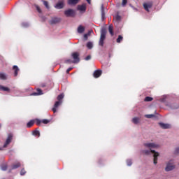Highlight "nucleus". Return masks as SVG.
I'll use <instances>...</instances> for the list:
<instances>
[{"instance_id": "f257e3e1", "label": "nucleus", "mask_w": 179, "mask_h": 179, "mask_svg": "<svg viewBox=\"0 0 179 179\" xmlns=\"http://www.w3.org/2000/svg\"><path fill=\"white\" fill-rule=\"evenodd\" d=\"M106 34H107V29H106V28H103L101 30V36L99 42V45H101V47H103L104 45V40H106Z\"/></svg>"}, {"instance_id": "f03ea898", "label": "nucleus", "mask_w": 179, "mask_h": 179, "mask_svg": "<svg viewBox=\"0 0 179 179\" xmlns=\"http://www.w3.org/2000/svg\"><path fill=\"white\" fill-rule=\"evenodd\" d=\"M143 153H145V155H150V153H153L154 154V164H156L157 163V157H159V152H156L155 150H143Z\"/></svg>"}, {"instance_id": "7ed1b4c3", "label": "nucleus", "mask_w": 179, "mask_h": 179, "mask_svg": "<svg viewBox=\"0 0 179 179\" xmlns=\"http://www.w3.org/2000/svg\"><path fill=\"white\" fill-rule=\"evenodd\" d=\"M71 57L73 59V64H79L80 59L79 58V53L78 52L72 53Z\"/></svg>"}, {"instance_id": "20e7f679", "label": "nucleus", "mask_w": 179, "mask_h": 179, "mask_svg": "<svg viewBox=\"0 0 179 179\" xmlns=\"http://www.w3.org/2000/svg\"><path fill=\"white\" fill-rule=\"evenodd\" d=\"M13 139V134H8V137L3 147L8 148V145L10 144V142H12Z\"/></svg>"}, {"instance_id": "39448f33", "label": "nucleus", "mask_w": 179, "mask_h": 179, "mask_svg": "<svg viewBox=\"0 0 179 179\" xmlns=\"http://www.w3.org/2000/svg\"><path fill=\"white\" fill-rule=\"evenodd\" d=\"M64 15L67 17H73V16H75L76 15V13H75V10L72 9H68L64 11Z\"/></svg>"}, {"instance_id": "423d86ee", "label": "nucleus", "mask_w": 179, "mask_h": 179, "mask_svg": "<svg viewBox=\"0 0 179 179\" xmlns=\"http://www.w3.org/2000/svg\"><path fill=\"white\" fill-rule=\"evenodd\" d=\"M86 4L78 5L77 6V10H79L80 13H85L86 12Z\"/></svg>"}, {"instance_id": "0eeeda50", "label": "nucleus", "mask_w": 179, "mask_h": 179, "mask_svg": "<svg viewBox=\"0 0 179 179\" xmlns=\"http://www.w3.org/2000/svg\"><path fill=\"white\" fill-rule=\"evenodd\" d=\"M145 148H149L150 149H156V148H159V145H156L154 143H147L144 144Z\"/></svg>"}, {"instance_id": "6e6552de", "label": "nucleus", "mask_w": 179, "mask_h": 179, "mask_svg": "<svg viewBox=\"0 0 179 179\" xmlns=\"http://www.w3.org/2000/svg\"><path fill=\"white\" fill-rule=\"evenodd\" d=\"M176 169V166L171 163H168L165 168V171H171Z\"/></svg>"}, {"instance_id": "1a4fd4ad", "label": "nucleus", "mask_w": 179, "mask_h": 179, "mask_svg": "<svg viewBox=\"0 0 179 179\" xmlns=\"http://www.w3.org/2000/svg\"><path fill=\"white\" fill-rule=\"evenodd\" d=\"M61 22V18L53 17H52L51 20L49 22L50 24H57V23H59Z\"/></svg>"}, {"instance_id": "9d476101", "label": "nucleus", "mask_w": 179, "mask_h": 179, "mask_svg": "<svg viewBox=\"0 0 179 179\" xmlns=\"http://www.w3.org/2000/svg\"><path fill=\"white\" fill-rule=\"evenodd\" d=\"M61 104H62V101H56L52 109V111H53V113H57V108H58L59 106H61Z\"/></svg>"}, {"instance_id": "9b49d317", "label": "nucleus", "mask_w": 179, "mask_h": 179, "mask_svg": "<svg viewBox=\"0 0 179 179\" xmlns=\"http://www.w3.org/2000/svg\"><path fill=\"white\" fill-rule=\"evenodd\" d=\"M153 6V3L152 2H148V3H145L143 4L144 9L147 10V12H149V9Z\"/></svg>"}, {"instance_id": "f8f14e48", "label": "nucleus", "mask_w": 179, "mask_h": 179, "mask_svg": "<svg viewBox=\"0 0 179 179\" xmlns=\"http://www.w3.org/2000/svg\"><path fill=\"white\" fill-rule=\"evenodd\" d=\"M36 92H33L32 94H31V96H41L44 94V93H43V90L40 88H37Z\"/></svg>"}, {"instance_id": "ddd939ff", "label": "nucleus", "mask_w": 179, "mask_h": 179, "mask_svg": "<svg viewBox=\"0 0 179 179\" xmlns=\"http://www.w3.org/2000/svg\"><path fill=\"white\" fill-rule=\"evenodd\" d=\"M101 73H103V71H101V70H96L93 73V76L96 78H100V76H101Z\"/></svg>"}, {"instance_id": "4468645a", "label": "nucleus", "mask_w": 179, "mask_h": 179, "mask_svg": "<svg viewBox=\"0 0 179 179\" xmlns=\"http://www.w3.org/2000/svg\"><path fill=\"white\" fill-rule=\"evenodd\" d=\"M159 127H161L162 129H169L171 128V126H170V124L164 123H159Z\"/></svg>"}, {"instance_id": "2eb2a0df", "label": "nucleus", "mask_w": 179, "mask_h": 179, "mask_svg": "<svg viewBox=\"0 0 179 179\" xmlns=\"http://www.w3.org/2000/svg\"><path fill=\"white\" fill-rule=\"evenodd\" d=\"M108 31L110 34V36H114V27L113 26V24H110L108 27Z\"/></svg>"}, {"instance_id": "dca6fc26", "label": "nucleus", "mask_w": 179, "mask_h": 179, "mask_svg": "<svg viewBox=\"0 0 179 179\" xmlns=\"http://www.w3.org/2000/svg\"><path fill=\"white\" fill-rule=\"evenodd\" d=\"M13 70L14 71V76H17L20 71L19 67H17V66H13Z\"/></svg>"}, {"instance_id": "f3484780", "label": "nucleus", "mask_w": 179, "mask_h": 179, "mask_svg": "<svg viewBox=\"0 0 179 179\" xmlns=\"http://www.w3.org/2000/svg\"><path fill=\"white\" fill-rule=\"evenodd\" d=\"M56 9H62L64 8V2L61 1L56 4L55 6Z\"/></svg>"}, {"instance_id": "a211bd4d", "label": "nucleus", "mask_w": 179, "mask_h": 179, "mask_svg": "<svg viewBox=\"0 0 179 179\" xmlns=\"http://www.w3.org/2000/svg\"><path fill=\"white\" fill-rule=\"evenodd\" d=\"M21 164L20 162H17L15 164H13L12 165V170H16V169H19V167H20Z\"/></svg>"}, {"instance_id": "6ab92c4d", "label": "nucleus", "mask_w": 179, "mask_h": 179, "mask_svg": "<svg viewBox=\"0 0 179 179\" xmlns=\"http://www.w3.org/2000/svg\"><path fill=\"white\" fill-rule=\"evenodd\" d=\"M79 2V0H69L68 3L69 5H76Z\"/></svg>"}, {"instance_id": "aec40b11", "label": "nucleus", "mask_w": 179, "mask_h": 179, "mask_svg": "<svg viewBox=\"0 0 179 179\" xmlns=\"http://www.w3.org/2000/svg\"><path fill=\"white\" fill-rule=\"evenodd\" d=\"M32 134L34 136H37L38 138H40V131L38 130H34L32 131Z\"/></svg>"}, {"instance_id": "412c9836", "label": "nucleus", "mask_w": 179, "mask_h": 179, "mask_svg": "<svg viewBox=\"0 0 179 179\" xmlns=\"http://www.w3.org/2000/svg\"><path fill=\"white\" fill-rule=\"evenodd\" d=\"M0 90H3V92H10V90L8 87L0 85Z\"/></svg>"}, {"instance_id": "4be33fe9", "label": "nucleus", "mask_w": 179, "mask_h": 179, "mask_svg": "<svg viewBox=\"0 0 179 179\" xmlns=\"http://www.w3.org/2000/svg\"><path fill=\"white\" fill-rule=\"evenodd\" d=\"M34 125V120H30L27 124V128H31Z\"/></svg>"}, {"instance_id": "5701e85b", "label": "nucleus", "mask_w": 179, "mask_h": 179, "mask_svg": "<svg viewBox=\"0 0 179 179\" xmlns=\"http://www.w3.org/2000/svg\"><path fill=\"white\" fill-rule=\"evenodd\" d=\"M83 31H85V27H83L82 25H80L78 28V32L82 34Z\"/></svg>"}, {"instance_id": "b1692460", "label": "nucleus", "mask_w": 179, "mask_h": 179, "mask_svg": "<svg viewBox=\"0 0 179 179\" xmlns=\"http://www.w3.org/2000/svg\"><path fill=\"white\" fill-rule=\"evenodd\" d=\"M1 169L3 171H6V170H8V165L6 164H3L1 166Z\"/></svg>"}, {"instance_id": "393cba45", "label": "nucleus", "mask_w": 179, "mask_h": 179, "mask_svg": "<svg viewBox=\"0 0 179 179\" xmlns=\"http://www.w3.org/2000/svg\"><path fill=\"white\" fill-rule=\"evenodd\" d=\"M57 101H61L62 103V100L64 99V94H61L57 96Z\"/></svg>"}, {"instance_id": "a878e982", "label": "nucleus", "mask_w": 179, "mask_h": 179, "mask_svg": "<svg viewBox=\"0 0 179 179\" xmlns=\"http://www.w3.org/2000/svg\"><path fill=\"white\" fill-rule=\"evenodd\" d=\"M122 40H124V37H122V36L119 35L117 38L116 39V42L120 43H121V41H122Z\"/></svg>"}, {"instance_id": "bb28decb", "label": "nucleus", "mask_w": 179, "mask_h": 179, "mask_svg": "<svg viewBox=\"0 0 179 179\" xmlns=\"http://www.w3.org/2000/svg\"><path fill=\"white\" fill-rule=\"evenodd\" d=\"M87 48L89 49V50H92V48H93V43L92 42H88L87 43Z\"/></svg>"}, {"instance_id": "cd10ccee", "label": "nucleus", "mask_w": 179, "mask_h": 179, "mask_svg": "<svg viewBox=\"0 0 179 179\" xmlns=\"http://www.w3.org/2000/svg\"><path fill=\"white\" fill-rule=\"evenodd\" d=\"M42 2H43V5L45 6L47 9H50V6H48V1L42 0Z\"/></svg>"}, {"instance_id": "c85d7f7f", "label": "nucleus", "mask_w": 179, "mask_h": 179, "mask_svg": "<svg viewBox=\"0 0 179 179\" xmlns=\"http://www.w3.org/2000/svg\"><path fill=\"white\" fill-rule=\"evenodd\" d=\"M0 79L2 80H6V75H5L3 73H0Z\"/></svg>"}, {"instance_id": "c756f323", "label": "nucleus", "mask_w": 179, "mask_h": 179, "mask_svg": "<svg viewBox=\"0 0 179 179\" xmlns=\"http://www.w3.org/2000/svg\"><path fill=\"white\" fill-rule=\"evenodd\" d=\"M101 17L102 19H104L105 17V13H104V6H101Z\"/></svg>"}, {"instance_id": "7c9ffc66", "label": "nucleus", "mask_w": 179, "mask_h": 179, "mask_svg": "<svg viewBox=\"0 0 179 179\" xmlns=\"http://www.w3.org/2000/svg\"><path fill=\"white\" fill-rule=\"evenodd\" d=\"M132 122L134 124H138L139 122V118L134 117L133 120H132Z\"/></svg>"}, {"instance_id": "2f4dec72", "label": "nucleus", "mask_w": 179, "mask_h": 179, "mask_svg": "<svg viewBox=\"0 0 179 179\" xmlns=\"http://www.w3.org/2000/svg\"><path fill=\"white\" fill-rule=\"evenodd\" d=\"M115 19L116 22H121V16L120 15H116Z\"/></svg>"}, {"instance_id": "473e14b6", "label": "nucleus", "mask_w": 179, "mask_h": 179, "mask_svg": "<svg viewBox=\"0 0 179 179\" xmlns=\"http://www.w3.org/2000/svg\"><path fill=\"white\" fill-rule=\"evenodd\" d=\"M153 100L152 97L150 96H146L144 99V101H152Z\"/></svg>"}, {"instance_id": "72a5a7b5", "label": "nucleus", "mask_w": 179, "mask_h": 179, "mask_svg": "<svg viewBox=\"0 0 179 179\" xmlns=\"http://www.w3.org/2000/svg\"><path fill=\"white\" fill-rule=\"evenodd\" d=\"M35 8H36L37 12H38V13H41L42 10H41V8H40V6L38 5H36Z\"/></svg>"}, {"instance_id": "f704fd0d", "label": "nucleus", "mask_w": 179, "mask_h": 179, "mask_svg": "<svg viewBox=\"0 0 179 179\" xmlns=\"http://www.w3.org/2000/svg\"><path fill=\"white\" fill-rule=\"evenodd\" d=\"M35 121H36V125L38 126L41 125V122H43V120H40L39 119H36Z\"/></svg>"}, {"instance_id": "c9c22d12", "label": "nucleus", "mask_w": 179, "mask_h": 179, "mask_svg": "<svg viewBox=\"0 0 179 179\" xmlns=\"http://www.w3.org/2000/svg\"><path fill=\"white\" fill-rule=\"evenodd\" d=\"M65 64H73V60L69 59L65 61Z\"/></svg>"}, {"instance_id": "e433bc0d", "label": "nucleus", "mask_w": 179, "mask_h": 179, "mask_svg": "<svg viewBox=\"0 0 179 179\" xmlns=\"http://www.w3.org/2000/svg\"><path fill=\"white\" fill-rule=\"evenodd\" d=\"M89 36H90V31H89L87 34H84V39L87 40Z\"/></svg>"}, {"instance_id": "4c0bfd02", "label": "nucleus", "mask_w": 179, "mask_h": 179, "mask_svg": "<svg viewBox=\"0 0 179 179\" xmlns=\"http://www.w3.org/2000/svg\"><path fill=\"white\" fill-rule=\"evenodd\" d=\"M50 123V120L43 119L42 120V124H48Z\"/></svg>"}, {"instance_id": "58836bf2", "label": "nucleus", "mask_w": 179, "mask_h": 179, "mask_svg": "<svg viewBox=\"0 0 179 179\" xmlns=\"http://www.w3.org/2000/svg\"><path fill=\"white\" fill-rule=\"evenodd\" d=\"M127 166H132V160L127 159Z\"/></svg>"}, {"instance_id": "ea45409f", "label": "nucleus", "mask_w": 179, "mask_h": 179, "mask_svg": "<svg viewBox=\"0 0 179 179\" xmlns=\"http://www.w3.org/2000/svg\"><path fill=\"white\" fill-rule=\"evenodd\" d=\"M145 118H153V117H155V115H145Z\"/></svg>"}, {"instance_id": "a19ab883", "label": "nucleus", "mask_w": 179, "mask_h": 179, "mask_svg": "<svg viewBox=\"0 0 179 179\" xmlns=\"http://www.w3.org/2000/svg\"><path fill=\"white\" fill-rule=\"evenodd\" d=\"M24 174H26V170H24V169H22L20 171V175L24 176Z\"/></svg>"}, {"instance_id": "79ce46f5", "label": "nucleus", "mask_w": 179, "mask_h": 179, "mask_svg": "<svg viewBox=\"0 0 179 179\" xmlns=\"http://www.w3.org/2000/svg\"><path fill=\"white\" fill-rule=\"evenodd\" d=\"M127 3H128V1H127V0H122V5L123 6H125V5H127Z\"/></svg>"}, {"instance_id": "37998d69", "label": "nucleus", "mask_w": 179, "mask_h": 179, "mask_svg": "<svg viewBox=\"0 0 179 179\" xmlns=\"http://www.w3.org/2000/svg\"><path fill=\"white\" fill-rule=\"evenodd\" d=\"M92 59V56L90 55H88L85 57V61H89V59Z\"/></svg>"}, {"instance_id": "c03bdc74", "label": "nucleus", "mask_w": 179, "mask_h": 179, "mask_svg": "<svg viewBox=\"0 0 179 179\" xmlns=\"http://www.w3.org/2000/svg\"><path fill=\"white\" fill-rule=\"evenodd\" d=\"M71 71H72V68L70 67L66 70V73H69V72H71Z\"/></svg>"}, {"instance_id": "a18cd8bd", "label": "nucleus", "mask_w": 179, "mask_h": 179, "mask_svg": "<svg viewBox=\"0 0 179 179\" xmlns=\"http://www.w3.org/2000/svg\"><path fill=\"white\" fill-rule=\"evenodd\" d=\"M176 155H179V148H176L175 150Z\"/></svg>"}, {"instance_id": "49530a36", "label": "nucleus", "mask_w": 179, "mask_h": 179, "mask_svg": "<svg viewBox=\"0 0 179 179\" xmlns=\"http://www.w3.org/2000/svg\"><path fill=\"white\" fill-rule=\"evenodd\" d=\"M87 1V2L89 3V5H90V3H92V0H86Z\"/></svg>"}, {"instance_id": "de8ad7c7", "label": "nucleus", "mask_w": 179, "mask_h": 179, "mask_svg": "<svg viewBox=\"0 0 179 179\" xmlns=\"http://www.w3.org/2000/svg\"><path fill=\"white\" fill-rule=\"evenodd\" d=\"M42 87H44V85H42Z\"/></svg>"}, {"instance_id": "09e8293b", "label": "nucleus", "mask_w": 179, "mask_h": 179, "mask_svg": "<svg viewBox=\"0 0 179 179\" xmlns=\"http://www.w3.org/2000/svg\"><path fill=\"white\" fill-rule=\"evenodd\" d=\"M0 128H1V124H0Z\"/></svg>"}]
</instances>
